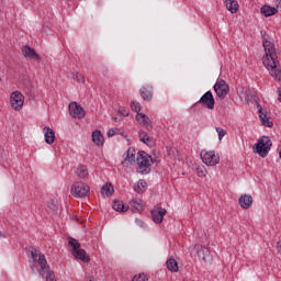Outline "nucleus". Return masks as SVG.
<instances>
[{
	"mask_svg": "<svg viewBox=\"0 0 281 281\" xmlns=\"http://www.w3.org/2000/svg\"><path fill=\"white\" fill-rule=\"evenodd\" d=\"M262 37V45L266 52V56L262 57V63L266 69L269 70L270 76L281 82V67L278 61V53H276V45L271 41V36L267 34V31L260 32Z\"/></svg>",
	"mask_w": 281,
	"mask_h": 281,
	"instance_id": "obj_1",
	"label": "nucleus"
},
{
	"mask_svg": "<svg viewBox=\"0 0 281 281\" xmlns=\"http://www.w3.org/2000/svg\"><path fill=\"white\" fill-rule=\"evenodd\" d=\"M31 256L35 262H38L41 269L40 276H42V278H45L46 281H56V274H54V271L49 269V266L47 265V259H45V255H43L41 250L32 249Z\"/></svg>",
	"mask_w": 281,
	"mask_h": 281,
	"instance_id": "obj_2",
	"label": "nucleus"
},
{
	"mask_svg": "<svg viewBox=\"0 0 281 281\" xmlns=\"http://www.w3.org/2000/svg\"><path fill=\"white\" fill-rule=\"evenodd\" d=\"M68 247L70 248L71 255L81 262H90L91 258L87 255V251L80 248V243L74 237H68Z\"/></svg>",
	"mask_w": 281,
	"mask_h": 281,
	"instance_id": "obj_3",
	"label": "nucleus"
},
{
	"mask_svg": "<svg viewBox=\"0 0 281 281\" xmlns=\"http://www.w3.org/2000/svg\"><path fill=\"white\" fill-rule=\"evenodd\" d=\"M138 175H149L150 166H153V157L146 151H138L136 157Z\"/></svg>",
	"mask_w": 281,
	"mask_h": 281,
	"instance_id": "obj_4",
	"label": "nucleus"
},
{
	"mask_svg": "<svg viewBox=\"0 0 281 281\" xmlns=\"http://www.w3.org/2000/svg\"><path fill=\"white\" fill-rule=\"evenodd\" d=\"M271 146H273V143L269 136L260 137L256 144L257 155L262 158L267 157L269 155V150H271Z\"/></svg>",
	"mask_w": 281,
	"mask_h": 281,
	"instance_id": "obj_5",
	"label": "nucleus"
},
{
	"mask_svg": "<svg viewBox=\"0 0 281 281\" xmlns=\"http://www.w3.org/2000/svg\"><path fill=\"white\" fill-rule=\"evenodd\" d=\"M201 159L205 166H216L221 161V156L216 151H207L203 149L200 153Z\"/></svg>",
	"mask_w": 281,
	"mask_h": 281,
	"instance_id": "obj_6",
	"label": "nucleus"
},
{
	"mask_svg": "<svg viewBox=\"0 0 281 281\" xmlns=\"http://www.w3.org/2000/svg\"><path fill=\"white\" fill-rule=\"evenodd\" d=\"M71 194L77 199H82L91 192V189L85 182H76L71 188Z\"/></svg>",
	"mask_w": 281,
	"mask_h": 281,
	"instance_id": "obj_7",
	"label": "nucleus"
},
{
	"mask_svg": "<svg viewBox=\"0 0 281 281\" xmlns=\"http://www.w3.org/2000/svg\"><path fill=\"white\" fill-rule=\"evenodd\" d=\"M213 89L217 98H220L221 100H225L227 98V93H229V86L223 79L217 80Z\"/></svg>",
	"mask_w": 281,
	"mask_h": 281,
	"instance_id": "obj_8",
	"label": "nucleus"
},
{
	"mask_svg": "<svg viewBox=\"0 0 281 281\" xmlns=\"http://www.w3.org/2000/svg\"><path fill=\"white\" fill-rule=\"evenodd\" d=\"M25 102V97L20 91H14L11 93L10 103L14 111H21Z\"/></svg>",
	"mask_w": 281,
	"mask_h": 281,
	"instance_id": "obj_9",
	"label": "nucleus"
},
{
	"mask_svg": "<svg viewBox=\"0 0 281 281\" xmlns=\"http://www.w3.org/2000/svg\"><path fill=\"white\" fill-rule=\"evenodd\" d=\"M198 104H202L205 109H209V111H213L216 100H214V94H212V91L205 92L198 101Z\"/></svg>",
	"mask_w": 281,
	"mask_h": 281,
	"instance_id": "obj_10",
	"label": "nucleus"
},
{
	"mask_svg": "<svg viewBox=\"0 0 281 281\" xmlns=\"http://www.w3.org/2000/svg\"><path fill=\"white\" fill-rule=\"evenodd\" d=\"M68 111L71 117H75V119L77 117V120H82V117H85V115L87 114L85 109L80 106L78 102H70L68 105Z\"/></svg>",
	"mask_w": 281,
	"mask_h": 281,
	"instance_id": "obj_11",
	"label": "nucleus"
},
{
	"mask_svg": "<svg viewBox=\"0 0 281 281\" xmlns=\"http://www.w3.org/2000/svg\"><path fill=\"white\" fill-rule=\"evenodd\" d=\"M135 148L130 147L125 154H123V162L122 166L124 168H131L133 164H135V157H136Z\"/></svg>",
	"mask_w": 281,
	"mask_h": 281,
	"instance_id": "obj_12",
	"label": "nucleus"
},
{
	"mask_svg": "<svg viewBox=\"0 0 281 281\" xmlns=\"http://www.w3.org/2000/svg\"><path fill=\"white\" fill-rule=\"evenodd\" d=\"M166 214H168V211L161 206H157L156 209H154L151 211V217L154 223H164V216H166Z\"/></svg>",
	"mask_w": 281,
	"mask_h": 281,
	"instance_id": "obj_13",
	"label": "nucleus"
},
{
	"mask_svg": "<svg viewBox=\"0 0 281 281\" xmlns=\"http://www.w3.org/2000/svg\"><path fill=\"white\" fill-rule=\"evenodd\" d=\"M22 54L24 58H30L31 60H41V55L36 53V50L27 45L22 47Z\"/></svg>",
	"mask_w": 281,
	"mask_h": 281,
	"instance_id": "obj_14",
	"label": "nucleus"
},
{
	"mask_svg": "<svg viewBox=\"0 0 281 281\" xmlns=\"http://www.w3.org/2000/svg\"><path fill=\"white\" fill-rule=\"evenodd\" d=\"M136 121L140 126L146 127L147 131H153V122L150 121V117L144 113H137L136 114Z\"/></svg>",
	"mask_w": 281,
	"mask_h": 281,
	"instance_id": "obj_15",
	"label": "nucleus"
},
{
	"mask_svg": "<svg viewBox=\"0 0 281 281\" xmlns=\"http://www.w3.org/2000/svg\"><path fill=\"white\" fill-rule=\"evenodd\" d=\"M238 204L243 210H249L254 205V198L250 194L240 195Z\"/></svg>",
	"mask_w": 281,
	"mask_h": 281,
	"instance_id": "obj_16",
	"label": "nucleus"
},
{
	"mask_svg": "<svg viewBox=\"0 0 281 281\" xmlns=\"http://www.w3.org/2000/svg\"><path fill=\"white\" fill-rule=\"evenodd\" d=\"M140 98L145 100V102H150L153 100V86L151 85H146L143 86L139 89Z\"/></svg>",
	"mask_w": 281,
	"mask_h": 281,
	"instance_id": "obj_17",
	"label": "nucleus"
},
{
	"mask_svg": "<svg viewBox=\"0 0 281 281\" xmlns=\"http://www.w3.org/2000/svg\"><path fill=\"white\" fill-rule=\"evenodd\" d=\"M195 249H196V254H198L199 258L204 260V262L210 261V259H211L210 248L198 245V246H195Z\"/></svg>",
	"mask_w": 281,
	"mask_h": 281,
	"instance_id": "obj_18",
	"label": "nucleus"
},
{
	"mask_svg": "<svg viewBox=\"0 0 281 281\" xmlns=\"http://www.w3.org/2000/svg\"><path fill=\"white\" fill-rule=\"evenodd\" d=\"M46 144H53L56 140V134L50 127L43 128Z\"/></svg>",
	"mask_w": 281,
	"mask_h": 281,
	"instance_id": "obj_19",
	"label": "nucleus"
},
{
	"mask_svg": "<svg viewBox=\"0 0 281 281\" xmlns=\"http://www.w3.org/2000/svg\"><path fill=\"white\" fill-rule=\"evenodd\" d=\"M261 14H263V16H273V14H278V9L276 7H271V5H263L260 9Z\"/></svg>",
	"mask_w": 281,
	"mask_h": 281,
	"instance_id": "obj_20",
	"label": "nucleus"
},
{
	"mask_svg": "<svg viewBox=\"0 0 281 281\" xmlns=\"http://www.w3.org/2000/svg\"><path fill=\"white\" fill-rule=\"evenodd\" d=\"M225 5H226V9L228 10V12L231 14H236V12H238V1L236 0H226L225 1Z\"/></svg>",
	"mask_w": 281,
	"mask_h": 281,
	"instance_id": "obj_21",
	"label": "nucleus"
},
{
	"mask_svg": "<svg viewBox=\"0 0 281 281\" xmlns=\"http://www.w3.org/2000/svg\"><path fill=\"white\" fill-rule=\"evenodd\" d=\"M92 142L93 144H95L97 146H102L104 144V136H102V132L100 131H94L92 133Z\"/></svg>",
	"mask_w": 281,
	"mask_h": 281,
	"instance_id": "obj_22",
	"label": "nucleus"
},
{
	"mask_svg": "<svg viewBox=\"0 0 281 281\" xmlns=\"http://www.w3.org/2000/svg\"><path fill=\"white\" fill-rule=\"evenodd\" d=\"M138 136H139V140L143 142V144H147V146H153V144H154L153 138H150V136H148V133L140 130L138 132Z\"/></svg>",
	"mask_w": 281,
	"mask_h": 281,
	"instance_id": "obj_23",
	"label": "nucleus"
},
{
	"mask_svg": "<svg viewBox=\"0 0 281 281\" xmlns=\"http://www.w3.org/2000/svg\"><path fill=\"white\" fill-rule=\"evenodd\" d=\"M112 207L115 212H128V206H125L121 200H114Z\"/></svg>",
	"mask_w": 281,
	"mask_h": 281,
	"instance_id": "obj_24",
	"label": "nucleus"
},
{
	"mask_svg": "<svg viewBox=\"0 0 281 281\" xmlns=\"http://www.w3.org/2000/svg\"><path fill=\"white\" fill-rule=\"evenodd\" d=\"M166 265L169 271H172L173 273H177V271H179V263L177 262V259L169 258Z\"/></svg>",
	"mask_w": 281,
	"mask_h": 281,
	"instance_id": "obj_25",
	"label": "nucleus"
},
{
	"mask_svg": "<svg viewBox=\"0 0 281 281\" xmlns=\"http://www.w3.org/2000/svg\"><path fill=\"white\" fill-rule=\"evenodd\" d=\"M146 186L147 183L144 180H139L134 184V191H136L137 194H144V192H146Z\"/></svg>",
	"mask_w": 281,
	"mask_h": 281,
	"instance_id": "obj_26",
	"label": "nucleus"
},
{
	"mask_svg": "<svg viewBox=\"0 0 281 281\" xmlns=\"http://www.w3.org/2000/svg\"><path fill=\"white\" fill-rule=\"evenodd\" d=\"M114 189H113V184L111 183H105L102 188H101V194L105 195V196H111V194H113Z\"/></svg>",
	"mask_w": 281,
	"mask_h": 281,
	"instance_id": "obj_27",
	"label": "nucleus"
},
{
	"mask_svg": "<svg viewBox=\"0 0 281 281\" xmlns=\"http://www.w3.org/2000/svg\"><path fill=\"white\" fill-rule=\"evenodd\" d=\"M130 207H131L132 212H142L144 210L142 202H137V200H132L130 202Z\"/></svg>",
	"mask_w": 281,
	"mask_h": 281,
	"instance_id": "obj_28",
	"label": "nucleus"
},
{
	"mask_svg": "<svg viewBox=\"0 0 281 281\" xmlns=\"http://www.w3.org/2000/svg\"><path fill=\"white\" fill-rule=\"evenodd\" d=\"M77 175L79 179H87V177H89V171L87 170V167L79 166L77 169Z\"/></svg>",
	"mask_w": 281,
	"mask_h": 281,
	"instance_id": "obj_29",
	"label": "nucleus"
},
{
	"mask_svg": "<svg viewBox=\"0 0 281 281\" xmlns=\"http://www.w3.org/2000/svg\"><path fill=\"white\" fill-rule=\"evenodd\" d=\"M196 175H198V177H206L207 176V169H205V166H203V165L198 166Z\"/></svg>",
	"mask_w": 281,
	"mask_h": 281,
	"instance_id": "obj_30",
	"label": "nucleus"
},
{
	"mask_svg": "<svg viewBox=\"0 0 281 281\" xmlns=\"http://www.w3.org/2000/svg\"><path fill=\"white\" fill-rule=\"evenodd\" d=\"M258 113H259V119L265 120V117L269 116V113L262 109L260 104H257Z\"/></svg>",
	"mask_w": 281,
	"mask_h": 281,
	"instance_id": "obj_31",
	"label": "nucleus"
},
{
	"mask_svg": "<svg viewBox=\"0 0 281 281\" xmlns=\"http://www.w3.org/2000/svg\"><path fill=\"white\" fill-rule=\"evenodd\" d=\"M131 109L132 111H135V113H139V111H142V104H139V102L132 101Z\"/></svg>",
	"mask_w": 281,
	"mask_h": 281,
	"instance_id": "obj_32",
	"label": "nucleus"
},
{
	"mask_svg": "<svg viewBox=\"0 0 281 281\" xmlns=\"http://www.w3.org/2000/svg\"><path fill=\"white\" fill-rule=\"evenodd\" d=\"M122 135V130L120 128H111L108 131V137H115V135Z\"/></svg>",
	"mask_w": 281,
	"mask_h": 281,
	"instance_id": "obj_33",
	"label": "nucleus"
},
{
	"mask_svg": "<svg viewBox=\"0 0 281 281\" xmlns=\"http://www.w3.org/2000/svg\"><path fill=\"white\" fill-rule=\"evenodd\" d=\"M269 120H270V117L266 116V117H263V120H260V121H261V124L263 126H267L268 128H271V127H273V122H271Z\"/></svg>",
	"mask_w": 281,
	"mask_h": 281,
	"instance_id": "obj_34",
	"label": "nucleus"
},
{
	"mask_svg": "<svg viewBox=\"0 0 281 281\" xmlns=\"http://www.w3.org/2000/svg\"><path fill=\"white\" fill-rule=\"evenodd\" d=\"M72 80L77 82H85V77L78 72H72Z\"/></svg>",
	"mask_w": 281,
	"mask_h": 281,
	"instance_id": "obj_35",
	"label": "nucleus"
},
{
	"mask_svg": "<svg viewBox=\"0 0 281 281\" xmlns=\"http://www.w3.org/2000/svg\"><path fill=\"white\" fill-rule=\"evenodd\" d=\"M216 133L218 135V139L221 142V139H223L224 136L227 135V131L221 128V127H216Z\"/></svg>",
	"mask_w": 281,
	"mask_h": 281,
	"instance_id": "obj_36",
	"label": "nucleus"
},
{
	"mask_svg": "<svg viewBox=\"0 0 281 281\" xmlns=\"http://www.w3.org/2000/svg\"><path fill=\"white\" fill-rule=\"evenodd\" d=\"M132 281H148V278L146 277V274H139L138 277L135 276L134 279Z\"/></svg>",
	"mask_w": 281,
	"mask_h": 281,
	"instance_id": "obj_37",
	"label": "nucleus"
},
{
	"mask_svg": "<svg viewBox=\"0 0 281 281\" xmlns=\"http://www.w3.org/2000/svg\"><path fill=\"white\" fill-rule=\"evenodd\" d=\"M119 113L123 115V117H128V111L124 108H119Z\"/></svg>",
	"mask_w": 281,
	"mask_h": 281,
	"instance_id": "obj_38",
	"label": "nucleus"
},
{
	"mask_svg": "<svg viewBox=\"0 0 281 281\" xmlns=\"http://www.w3.org/2000/svg\"><path fill=\"white\" fill-rule=\"evenodd\" d=\"M278 100L281 102V88H278Z\"/></svg>",
	"mask_w": 281,
	"mask_h": 281,
	"instance_id": "obj_39",
	"label": "nucleus"
},
{
	"mask_svg": "<svg viewBox=\"0 0 281 281\" xmlns=\"http://www.w3.org/2000/svg\"><path fill=\"white\" fill-rule=\"evenodd\" d=\"M277 8H281V0H276Z\"/></svg>",
	"mask_w": 281,
	"mask_h": 281,
	"instance_id": "obj_40",
	"label": "nucleus"
},
{
	"mask_svg": "<svg viewBox=\"0 0 281 281\" xmlns=\"http://www.w3.org/2000/svg\"><path fill=\"white\" fill-rule=\"evenodd\" d=\"M0 238H5V235L1 234V232H0Z\"/></svg>",
	"mask_w": 281,
	"mask_h": 281,
	"instance_id": "obj_41",
	"label": "nucleus"
},
{
	"mask_svg": "<svg viewBox=\"0 0 281 281\" xmlns=\"http://www.w3.org/2000/svg\"><path fill=\"white\" fill-rule=\"evenodd\" d=\"M114 122H120V120L117 117H114Z\"/></svg>",
	"mask_w": 281,
	"mask_h": 281,
	"instance_id": "obj_42",
	"label": "nucleus"
}]
</instances>
